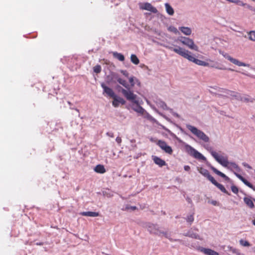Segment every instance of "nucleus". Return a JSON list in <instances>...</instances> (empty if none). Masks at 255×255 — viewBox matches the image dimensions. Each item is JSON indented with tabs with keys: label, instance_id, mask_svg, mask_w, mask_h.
<instances>
[{
	"label": "nucleus",
	"instance_id": "412c9836",
	"mask_svg": "<svg viewBox=\"0 0 255 255\" xmlns=\"http://www.w3.org/2000/svg\"><path fill=\"white\" fill-rule=\"evenodd\" d=\"M80 214L82 216L89 217H98L99 216V214L98 212L91 211L83 212H81Z\"/></svg>",
	"mask_w": 255,
	"mask_h": 255
},
{
	"label": "nucleus",
	"instance_id": "f8f14e48",
	"mask_svg": "<svg viewBox=\"0 0 255 255\" xmlns=\"http://www.w3.org/2000/svg\"><path fill=\"white\" fill-rule=\"evenodd\" d=\"M101 87L104 90V92L109 97L112 98L116 95L113 90L111 88L107 87L104 83L101 84Z\"/></svg>",
	"mask_w": 255,
	"mask_h": 255
},
{
	"label": "nucleus",
	"instance_id": "a878e982",
	"mask_svg": "<svg viewBox=\"0 0 255 255\" xmlns=\"http://www.w3.org/2000/svg\"><path fill=\"white\" fill-rule=\"evenodd\" d=\"M113 55L115 58H117L118 60H119L121 61H124L125 60V57L121 53H119L118 52H114L113 53Z\"/></svg>",
	"mask_w": 255,
	"mask_h": 255
},
{
	"label": "nucleus",
	"instance_id": "5701e85b",
	"mask_svg": "<svg viewBox=\"0 0 255 255\" xmlns=\"http://www.w3.org/2000/svg\"><path fill=\"white\" fill-rule=\"evenodd\" d=\"M225 167L229 169L230 170H232L233 169H235L237 171H240V168L239 166L235 162H229L228 166H226Z\"/></svg>",
	"mask_w": 255,
	"mask_h": 255
},
{
	"label": "nucleus",
	"instance_id": "8fccbe9b",
	"mask_svg": "<svg viewBox=\"0 0 255 255\" xmlns=\"http://www.w3.org/2000/svg\"><path fill=\"white\" fill-rule=\"evenodd\" d=\"M212 203H213V204L214 205H215V203H216V202H215H215H213Z\"/></svg>",
	"mask_w": 255,
	"mask_h": 255
},
{
	"label": "nucleus",
	"instance_id": "423d86ee",
	"mask_svg": "<svg viewBox=\"0 0 255 255\" xmlns=\"http://www.w3.org/2000/svg\"><path fill=\"white\" fill-rule=\"evenodd\" d=\"M213 157L216 159V160L221 164L223 166L226 167L228 166L229 161L228 160L227 157H224L221 155H219V154L217 153H213Z\"/></svg>",
	"mask_w": 255,
	"mask_h": 255
},
{
	"label": "nucleus",
	"instance_id": "3c124183",
	"mask_svg": "<svg viewBox=\"0 0 255 255\" xmlns=\"http://www.w3.org/2000/svg\"><path fill=\"white\" fill-rule=\"evenodd\" d=\"M230 70H231V71H234V70H233V69H230Z\"/></svg>",
	"mask_w": 255,
	"mask_h": 255
},
{
	"label": "nucleus",
	"instance_id": "49530a36",
	"mask_svg": "<svg viewBox=\"0 0 255 255\" xmlns=\"http://www.w3.org/2000/svg\"><path fill=\"white\" fill-rule=\"evenodd\" d=\"M37 245H42L43 244L42 243H37L36 244Z\"/></svg>",
	"mask_w": 255,
	"mask_h": 255
},
{
	"label": "nucleus",
	"instance_id": "a211bd4d",
	"mask_svg": "<svg viewBox=\"0 0 255 255\" xmlns=\"http://www.w3.org/2000/svg\"><path fill=\"white\" fill-rule=\"evenodd\" d=\"M211 169L215 173L223 177V178L225 179V180L228 181L229 180V178L228 176H227L224 173L221 172V171L217 169L215 167L211 166Z\"/></svg>",
	"mask_w": 255,
	"mask_h": 255
},
{
	"label": "nucleus",
	"instance_id": "7c9ffc66",
	"mask_svg": "<svg viewBox=\"0 0 255 255\" xmlns=\"http://www.w3.org/2000/svg\"><path fill=\"white\" fill-rule=\"evenodd\" d=\"M137 105V108L136 109H133V110L137 113L143 114L144 113V109L139 105H138V103L136 104Z\"/></svg>",
	"mask_w": 255,
	"mask_h": 255
},
{
	"label": "nucleus",
	"instance_id": "a18cd8bd",
	"mask_svg": "<svg viewBox=\"0 0 255 255\" xmlns=\"http://www.w3.org/2000/svg\"><path fill=\"white\" fill-rule=\"evenodd\" d=\"M253 224L255 226V219L253 221Z\"/></svg>",
	"mask_w": 255,
	"mask_h": 255
},
{
	"label": "nucleus",
	"instance_id": "4be33fe9",
	"mask_svg": "<svg viewBox=\"0 0 255 255\" xmlns=\"http://www.w3.org/2000/svg\"><path fill=\"white\" fill-rule=\"evenodd\" d=\"M244 201L245 204L248 206L249 208L252 209L254 208V204L252 200V199L250 197H244Z\"/></svg>",
	"mask_w": 255,
	"mask_h": 255
},
{
	"label": "nucleus",
	"instance_id": "4468645a",
	"mask_svg": "<svg viewBox=\"0 0 255 255\" xmlns=\"http://www.w3.org/2000/svg\"><path fill=\"white\" fill-rule=\"evenodd\" d=\"M200 251L206 255H219V253L210 249L201 248Z\"/></svg>",
	"mask_w": 255,
	"mask_h": 255
},
{
	"label": "nucleus",
	"instance_id": "e433bc0d",
	"mask_svg": "<svg viewBox=\"0 0 255 255\" xmlns=\"http://www.w3.org/2000/svg\"><path fill=\"white\" fill-rule=\"evenodd\" d=\"M186 236H189L190 237H191L192 238H195V239H198V235L197 234H190V233H188L187 234V235H186Z\"/></svg>",
	"mask_w": 255,
	"mask_h": 255
},
{
	"label": "nucleus",
	"instance_id": "ea45409f",
	"mask_svg": "<svg viewBox=\"0 0 255 255\" xmlns=\"http://www.w3.org/2000/svg\"><path fill=\"white\" fill-rule=\"evenodd\" d=\"M133 81H134V78L133 77L129 78V82H130V83L131 84V85L132 86H133L134 85Z\"/></svg>",
	"mask_w": 255,
	"mask_h": 255
},
{
	"label": "nucleus",
	"instance_id": "cd10ccee",
	"mask_svg": "<svg viewBox=\"0 0 255 255\" xmlns=\"http://www.w3.org/2000/svg\"><path fill=\"white\" fill-rule=\"evenodd\" d=\"M249 38L250 40L255 41V31H251L248 33Z\"/></svg>",
	"mask_w": 255,
	"mask_h": 255
},
{
	"label": "nucleus",
	"instance_id": "dca6fc26",
	"mask_svg": "<svg viewBox=\"0 0 255 255\" xmlns=\"http://www.w3.org/2000/svg\"><path fill=\"white\" fill-rule=\"evenodd\" d=\"M212 183L217 187L223 193L228 195H231L223 185L218 183L215 179L212 182Z\"/></svg>",
	"mask_w": 255,
	"mask_h": 255
},
{
	"label": "nucleus",
	"instance_id": "7ed1b4c3",
	"mask_svg": "<svg viewBox=\"0 0 255 255\" xmlns=\"http://www.w3.org/2000/svg\"><path fill=\"white\" fill-rule=\"evenodd\" d=\"M187 128L195 135H196L199 139L208 142L209 141V137L202 131L198 129L196 127L190 125L186 126Z\"/></svg>",
	"mask_w": 255,
	"mask_h": 255
},
{
	"label": "nucleus",
	"instance_id": "603ef678",
	"mask_svg": "<svg viewBox=\"0 0 255 255\" xmlns=\"http://www.w3.org/2000/svg\"><path fill=\"white\" fill-rule=\"evenodd\" d=\"M252 0L255 1V0Z\"/></svg>",
	"mask_w": 255,
	"mask_h": 255
},
{
	"label": "nucleus",
	"instance_id": "bb28decb",
	"mask_svg": "<svg viewBox=\"0 0 255 255\" xmlns=\"http://www.w3.org/2000/svg\"><path fill=\"white\" fill-rule=\"evenodd\" d=\"M130 60L133 64L137 65L139 63V60L135 54H131L130 56Z\"/></svg>",
	"mask_w": 255,
	"mask_h": 255
},
{
	"label": "nucleus",
	"instance_id": "37998d69",
	"mask_svg": "<svg viewBox=\"0 0 255 255\" xmlns=\"http://www.w3.org/2000/svg\"><path fill=\"white\" fill-rule=\"evenodd\" d=\"M107 135H108L109 136H110L111 137H113L114 136V133L112 132H108L107 133Z\"/></svg>",
	"mask_w": 255,
	"mask_h": 255
},
{
	"label": "nucleus",
	"instance_id": "1a4fd4ad",
	"mask_svg": "<svg viewBox=\"0 0 255 255\" xmlns=\"http://www.w3.org/2000/svg\"><path fill=\"white\" fill-rule=\"evenodd\" d=\"M113 101L112 102L113 106L115 107H118L120 104L122 105H125L126 104V101L123 98L117 95H115V97H112Z\"/></svg>",
	"mask_w": 255,
	"mask_h": 255
},
{
	"label": "nucleus",
	"instance_id": "b1692460",
	"mask_svg": "<svg viewBox=\"0 0 255 255\" xmlns=\"http://www.w3.org/2000/svg\"><path fill=\"white\" fill-rule=\"evenodd\" d=\"M179 29L183 33L186 35H190L192 32L191 29L188 27H180Z\"/></svg>",
	"mask_w": 255,
	"mask_h": 255
},
{
	"label": "nucleus",
	"instance_id": "9b49d317",
	"mask_svg": "<svg viewBox=\"0 0 255 255\" xmlns=\"http://www.w3.org/2000/svg\"><path fill=\"white\" fill-rule=\"evenodd\" d=\"M198 171L202 175L206 177L211 182L215 179L214 177L210 174L208 170L204 168L200 167L198 169Z\"/></svg>",
	"mask_w": 255,
	"mask_h": 255
},
{
	"label": "nucleus",
	"instance_id": "ddd939ff",
	"mask_svg": "<svg viewBox=\"0 0 255 255\" xmlns=\"http://www.w3.org/2000/svg\"><path fill=\"white\" fill-rule=\"evenodd\" d=\"M148 230L150 233L158 235L163 234V232H162L156 225H152L149 226Z\"/></svg>",
	"mask_w": 255,
	"mask_h": 255
},
{
	"label": "nucleus",
	"instance_id": "39448f33",
	"mask_svg": "<svg viewBox=\"0 0 255 255\" xmlns=\"http://www.w3.org/2000/svg\"><path fill=\"white\" fill-rule=\"evenodd\" d=\"M179 40L184 45L187 46L189 48L195 51H198V47L195 44L193 40L188 37H183Z\"/></svg>",
	"mask_w": 255,
	"mask_h": 255
},
{
	"label": "nucleus",
	"instance_id": "f03ea898",
	"mask_svg": "<svg viewBox=\"0 0 255 255\" xmlns=\"http://www.w3.org/2000/svg\"><path fill=\"white\" fill-rule=\"evenodd\" d=\"M168 48L171 51H174L178 55L181 56L185 59H188L190 61L193 62L197 65L203 66H207L209 65L208 63L195 58L194 57L191 55V52L186 50L184 48L179 46H176V47L169 46L168 47Z\"/></svg>",
	"mask_w": 255,
	"mask_h": 255
},
{
	"label": "nucleus",
	"instance_id": "72a5a7b5",
	"mask_svg": "<svg viewBox=\"0 0 255 255\" xmlns=\"http://www.w3.org/2000/svg\"><path fill=\"white\" fill-rule=\"evenodd\" d=\"M226 91L227 92V94H230L231 96L233 97H235V98L237 99V97L236 96V95H237V94H239L238 93H236L234 91H231L228 90H226Z\"/></svg>",
	"mask_w": 255,
	"mask_h": 255
},
{
	"label": "nucleus",
	"instance_id": "4c0bfd02",
	"mask_svg": "<svg viewBox=\"0 0 255 255\" xmlns=\"http://www.w3.org/2000/svg\"><path fill=\"white\" fill-rule=\"evenodd\" d=\"M116 141L117 142V143L119 144H120L122 142V138L120 136H118L117 137L116 139Z\"/></svg>",
	"mask_w": 255,
	"mask_h": 255
},
{
	"label": "nucleus",
	"instance_id": "473e14b6",
	"mask_svg": "<svg viewBox=\"0 0 255 255\" xmlns=\"http://www.w3.org/2000/svg\"><path fill=\"white\" fill-rule=\"evenodd\" d=\"M168 29L169 31L172 32L175 34H177V33H178V31L177 29L174 26H170L168 28Z\"/></svg>",
	"mask_w": 255,
	"mask_h": 255
},
{
	"label": "nucleus",
	"instance_id": "6e6552de",
	"mask_svg": "<svg viewBox=\"0 0 255 255\" xmlns=\"http://www.w3.org/2000/svg\"><path fill=\"white\" fill-rule=\"evenodd\" d=\"M157 144L166 153L169 154H171L172 153L173 150L172 148L170 146L168 145L164 141L159 140Z\"/></svg>",
	"mask_w": 255,
	"mask_h": 255
},
{
	"label": "nucleus",
	"instance_id": "f3484780",
	"mask_svg": "<svg viewBox=\"0 0 255 255\" xmlns=\"http://www.w3.org/2000/svg\"><path fill=\"white\" fill-rule=\"evenodd\" d=\"M234 174L245 185L248 186L249 187H250V188L255 190L253 185L250 182H249L248 181H247L245 178H244L242 175H241L240 174H238V173H237L236 172H235Z\"/></svg>",
	"mask_w": 255,
	"mask_h": 255
},
{
	"label": "nucleus",
	"instance_id": "a19ab883",
	"mask_svg": "<svg viewBox=\"0 0 255 255\" xmlns=\"http://www.w3.org/2000/svg\"><path fill=\"white\" fill-rule=\"evenodd\" d=\"M121 72L124 75H125L126 77H128V72L127 71H126V70H121Z\"/></svg>",
	"mask_w": 255,
	"mask_h": 255
},
{
	"label": "nucleus",
	"instance_id": "2f4dec72",
	"mask_svg": "<svg viewBox=\"0 0 255 255\" xmlns=\"http://www.w3.org/2000/svg\"><path fill=\"white\" fill-rule=\"evenodd\" d=\"M94 71L97 74H98L101 72V67L99 65H97L95 66L94 68Z\"/></svg>",
	"mask_w": 255,
	"mask_h": 255
},
{
	"label": "nucleus",
	"instance_id": "20e7f679",
	"mask_svg": "<svg viewBox=\"0 0 255 255\" xmlns=\"http://www.w3.org/2000/svg\"><path fill=\"white\" fill-rule=\"evenodd\" d=\"M185 148L188 153L195 158L203 160H206V158L201 153L198 152L191 146L186 145L185 146Z\"/></svg>",
	"mask_w": 255,
	"mask_h": 255
},
{
	"label": "nucleus",
	"instance_id": "c85d7f7f",
	"mask_svg": "<svg viewBox=\"0 0 255 255\" xmlns=\"http://www.w3.org/2000/svg\"><path fill=\"white\" fill-rule=\"evenodd\" d=\"M240 244L243 247H250L251 246V244L248 241L243 239L240 241Z\"/></svg>",
	"mask_w": 255,
	"mask_h": 255
},
{
	"label": "nucleus",
	"instance_id": "de8ad7c7",
	"mask_svg": "<svg viewBox=\"0 0 255 255\" xmlns=\"http://www.w3.org/2000/svg\"><path fill=\"white\" fill-rule=\"evenodd\" d=\"M68 104L69 105H71V102H68Z\"/></svg>",
	"mask_w": 255,
	"mask_h": 255
},
{
	"label": "nucleus",
	"instance_id": "aec40b11",
	"mask_svg": "<svg viewBox=\"0 0 255 255\" xmlns=\"http://www.w3.org/2000/svg\"><path fill=\"white\" fill-rule=\"evenodd\" d=\"M94 170L96 172L101 174H103L106 171L104 166L101 164L97 165L95 167Z\"/></svg>",
	"mask_w": 255,
	"mask_h": 255
},
{
	"label": "nucleus",
	"instance_id": "58836bf2",
	"mask_svg": "<svg viewBox=\"0 0 255 255\" xmlns=\"http://www.w3.org/2000/svg\"><path fill=\"white\" fill-rule=\"evenodd\" d=\"M243 165L245 167H247L249 169H252V167L249 165L248 164V163H246V162H243Z\"/></svg>",
	"mask_w": 255,
	"mask_h": 255
},
{
	"label": "nucleus",
	"instance_id": "c03bdc74",
	"mask_svg": "<svg viewBox=\"0 0 255 255\" xmlns=\"http://www.w3.org/2000/svg\"><path fill=\"white\" fill-rule=\"evenodd\" d=\"M136 208H137L136 206H130L129 207H127V209H130L132 210H135L136 209Z\"/></svg>",
	"mask_w": 255,
	"mask_h": 255
},
{
	"label": "nucleus",
	"instance_id": "c756f323",
	"mask_svg": "<svg viewBox=\"0 0 255 255\" xmlns=\"http://www.w3.org/2000/svg\"><path fill=\"white\" fill-rule=\"evenodd\" d=\"M205 148L211 153V154L213 156V153H217L216 151L213 150V148L209 146L208 144H206L204 145Z\"/></svg>",
	"mask_w": 255,
	"mask_h": 255
},
{
	"label": "nucleus",
	"instance_id": "0eeeda50",
	"mask_svg": "<svg viewBox=\"0 0 255 255\" xmlns=\"http://www.w3.org/2000/svg\"><path fill=\"white\" fill-rule=\"evenodd\" d=\"M139 8L142 10H146L153 13L158 12L157 9L153 6L151 3L149 2H144L139 3Z\"/></svg>",
	"mask_w": 255,
	"mask_h": 255
},
{
	"label": "nucleus",
	"instance_id": "79ce46f5",
	"mask_svg": "<svg viewBox=\"0 0 255 255\" xmlns=\"http://www.w3.org/2000/svg\"><path fill=\"white\" fill-rule=\"evenodd\" d=\"M184 168L187 171H189L190 170V167L189 165H185Z\"/></svg>",
	"mask_w": 255,
	"mask_h": 255
},
{
	"label": "nucleus",
	"instance_id": "f257e3e1",
	"mask_svg": "<svg viewBox=\"0 0 255 255\" xmlns=\"http://www.w3.org/2000/svg\"><path fill=\"white\" fill-rule=\"evenodd\" d=\"M115 79L119 84H121L126 88V89H124L120 86L117 87L119 91L122 92V94L126 99L130 101L132 103L137 104V101L136 100L137 96L133 93L132 91L130 90L129 85L127 81L119 76H116Z\"/></svg>",
	"mask_w": 255,
	"mask_h": 255
},
{
	"label": "nucleus",
	"instance_id": "c9c22d12",
	"mask_svg": "<svg viewBox=\"0 0 255 255\" xmlns=\"http://www.w3.org/2000/svg\"><path fill=\"white\" fill-rule=\"evenodd\" d=\"M231 190L235 194H238L239 192V189L238 187L235 185H232L231 186Z\"/></svg>",
	"mask_w": 255,
	"mask_h": 255
},
{
	"label": "nucleus",
	"instance_id": "6ab92c4d",
	"mask_svg": "<svg viewBox=\"0 0 255 255\" xmlns=\"http://www.w3.org/2000/svg\"><path fill=\"white\" fill-rule=\"evenodd\" d=\"M153 160L156 164L158 165L160 167L166 164L165 161L158 157L155 156H154L153 157Z\"/></svg>",
	"mask_w": 255,
	"mask_h": 255
},
{
	"label": "nucleus",
	"instance_id": "f704fd0d",
	"mask_svg": "<svg viewBox=\"0 0 255 255\" xmlns=\"http://www.w3.org/2000/svg\"><path fill=\"white\" fill-rule=\"evenodd\" d=\"M186 220L188 222L191 224L194 221V217L193 215H190L187 217Z\"/></svg>",
	"mask_w": 255,
	"mask_h": 255
},
{
	"label": "nucleus",
	"instance_id": "2eb2a0df",
	"mask_svg": "<svg viewBox=\"0 0 255 255\" xmlns=\"http://www.w3.org/2000/svg\"><path fill=\"white\" fill-rule=\"evenodd\" d=\"M228 60L231 61L232 63L239 66H246V64L243 62H240L236 59L233 58L229 55H227L225 57Z\"/></svg>",
	"mask_w": 255,
	"mask_h": 255
},
{
	"label": "nucleus",
	"instance_id": "09e8293b",
	"mask_svg": "<svg viewBox=\"0 0 255 255\" xmlns=\"http://www.w3.org/2000/svg\"><path fill=\"white\" fill-rule=\"evenodd\" d=\"M75 110L77 112H79V110H78V109H75Z\"/></svg>",
	"mask_w": 255,
	"mask_h": 255
},
{
	"label": "nucleus",
	"instance_id": "393cba45",
	"mask_svg": "<svg viewBox=\"0 0 255 255\" xmlns=\"http://www.w3.org/2000/svg\"><path fill=\"white\" fill-rule=\"evenodd\" d=\"M166 12L170 15H172L174 14V10L173 8L168 3L165 4Z\"/></svg>",
	"mask_w": 255,
	"mask_h": 255
},
{
	"label": "nucleus",
	"instance_id": "9d476101",
	"mask_svg": "<svg viewBox=\"0 0 255 255\" xmlns=\"http://www.w3.org/2000/svg\"><path fill=\"white\" fill-rule=\"evenodd\" d=\"M236 96L237 97V99L238 100H240L241 101L246 103H253L255 101L254 99L252 98L248 95L242 96L240 94H237Z\"/></svg>",
	"mask_w": 255,
	"mask_h": 255
}]
</instances>
